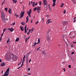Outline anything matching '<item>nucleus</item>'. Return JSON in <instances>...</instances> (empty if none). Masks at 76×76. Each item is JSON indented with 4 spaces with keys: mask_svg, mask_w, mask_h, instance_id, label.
<instances>
[{
    "mask_svg": "<svg viewBox=\"0 0 76 76\" xmlns=\"http://www.w3.org/2000/svg\"><path fill=\"white\" fill-rule=\"evenodd\" d=\"M55 5H56L55 3H53L52 5V7H54V6Z\"/></svg>",
    "mask_w": 76,
    "mask_h": 76,
    "instance_id": "obj_26",
    "label": "nucleus"
},
{
    "mask_svg": "<svg viewBox=\"0 0 76 76\" xmlns=\"http://www.w3.org/2000/svg\"><path fill=\"white\" fill-rule=\"evenodd\" d=\"M63 13L64 14H65V13H66V10H65L64 11Z\"/></svg>",
    "mask_w": 76,
    "mask_h": 76,
    "instance_id": "obj_40",
    "label": "nucleus"
},
{
    "mask_svg": "<svg viewBox=\"0 0 76 76\" xmlns=\"http://www.w3.org/2000/svg\"><path fill=\"white\" fill-rule=\"evenodd\" d=\"M28 39H27V38H26V42H27V41H28Z\"/></svg>",
    "mask_w": 76,
    "mask_h": 76,
    "instance_id": "obj_37",
    "label": "nucleus"
},
{
    "mask_svg": "<svg viewBox=\"0 0 76 76\" xmlns=\"http://www.w3.org/2000/svg\"><path fill=\"white\" fill-rule=\"evenodd\" d=\"M63 70H64V72H65L66 71V69H65V68H64L63 69Z\"/></svg>",
    "mask_w": 76,
    "mask_h": 76,
    "instance_id": "obj_54",
    "label": "nucleus"
},
{
    "mask_svg": "<svg viewBox=\"0 0 76 76\" xmlns=\"http://www.w3.org/2000/svg\"><path fill=\"white\" fill-rule=\"evenodd\" d=\"M35 2L34 1V2H33V3L32 5H33V7H35Z\"/></svg>",
    "mask_w": 76,
    "mask_h": 76,
    "instance_id": "obj_17",
    "label": "nucleus"
},
{
    "mask_svg": "<svg viewBox=\"0 0 76 76\" xmlns=\"http://www.w3.org/2000/svg\"><path fill=\"white\" fill-rule=\"evenodd\" d=\"M53 3H56V0H53Z\"/></svg>",
    "mask_w": 76,
    "mask_h": 76,
    "instance_id": "obj_31",
    "label": "nucleus"
},
{
    "mask_svg": "<svg viewBox=\"0 0 76 76\" xmlns=\"http://www.w3.org/2000/svg\"><path fill=\"white\" fill-rule=\"evenodd\" d=\"M11 56L10 55H8L7 56V58L8 59V60H10L11 59Z\"/></svg>",
    "mask_w": 76,
    "mask_h": 76,
    "instance_id": "obj_5",
    "label": "nucleus"
},
{
    "mask_svg": "<svg viewBox=\"0 0 76 76\" xmlns=\"http://www.w3.org/2000/svg\"><path fill=\"white\" fill-rule=\"evenodd\" d=\"M31 61V59H30L29 61V62L30 63Z\"/></svg>",
    "mask_w": 76,
    "mask_h": 76,
    "instance_id": "obj_57",
    "label": "nucleus"
},
{
    "mask_svg": "<svg viewBox=\"0 0 76 76\" xmlns=\"http://www.w3.org/2000/svg\"><path fill=\"white\" fill-rule=\"evenodd\" d=\"M37 5H38V3L37 2L35 5V6H37Z\"/></svg>",
    "mask_w": 76,
    "mask_h": 76,
    "instance_id": "obj_48",
    "label": "nucleus"
},
{
    "mask_svg": "<svg viewBox=\"0 0 76 76\" xmlns=\"http://www.w3.org/2000/svg\"><path fill=\"white\" fill-rule=\"evenodd\" d=\"M29 12H30V13H31V12H32V11H31V9H30V10H29Z\"/></svg>",
    "mask_w": 76,
    "mask_h": 76,
    "instance_id": "obj_39",
    "label": "nucleus"
},
{
    "mask_svg": "<svg viewBox=\"0 0 76 76\" xmlns=\"http://www.w3.org/2000/svg\"><path fill=\"white\" fill-rule=\"evenodd\" d=\"M8 30H9L10 32H13L14 31V29L13 28H8Z\"/></svg>",
    "mask_w": 76,
    "mask_h": 76,
    "instance_id": "obj_6",
    "label": "nucleus"
},
{
    "mask_svg": "<svg viewBox=\"0 0 76 76\" xmlns=\"http://www.w3.org/2000/svg\"><path fill=\"white\" fill-rule=\"evenodd\" d=\"M6 31V28H4L3 30V32H5Z\"/></svg>",
    "mask_w": 76,
    "mask_h": 76,
    "instance_id": "obj_32",
    "label": "nucleus"
},
{
    "mask_svg": "<svg viewBox=\"0 0 76 76\" xmlns=\"http://www.w3.org/2000/svg\"><path fill=\"white\" fill-rule=\"evenodd\" d=\"M20 28L22 31H24V28L22 27V26H20Z\"/></svg>",
    "mask_w": 76,
    "mask_h": 76,
    "instance_id": "obj_13",
    "label": "nucleus"
},
{
    "mask_svg": "<svg viewBox=\"0 0 76 76\" xmlns=\"http://www.w3.org/2000/svg\"><path fill=\"white\" fill-rule=\"evenodd\" d=\"M68 67H69V68H71V66L70 65H68Z\"/></svg>",
    "mask_w": 76,
    "mask_h": 76,
    "instance_id": "obj_38",
    "label": "nucleus"
},
{
    "mask_svg": "<svg viewBox=\"0 0 76 76\" xmlns=\"http://www.w3.org/2000/svg\"><path fill=\"white\" fill-rule=\"evenodd\" d=\"M35 45H36V42L34 43V45H33V46H35Z\"/></svg>",
    "mask_w": 76,
    "mask_h": 76,
    "instance_id": "obj_52",
    "label": "nucleus"
},
{
    "mask_svg": "<svg viewBox=\"0 0 76 76\" xmlns=\"http://www.w3.org/2000/svg\"><path fill=\"white\" fill-rule=\"evenodd\" d=\"M26 63L28 64V57H26Z\"/></svg>",
    "mask_w": 76,
    "mask_h": 76,
    "instance_id": "obj_10",
    "label": "nucleus"
},
{
    "mask_svg": "<svg viewBox=\"0 0 76 76\" xmlns=\"http://www.w3.org/2000/svg\"><path fill=\"white\" fill-rule=\"evenodd\" d=\"M43 3L44 6H45V5H47V0H43Z\"/></svg>",
    "mask_w": 76,
    "mask_h": 76,
    "instance_id": "obj_4",
    "label": "nucleus"
},
{
    "mask_svg": "<svg viewBox=\"0 0 76 76\" xmlns=\"http://www.w3.org/2000/svg\"><path fill=\"white\" fill-rule=\"evenodd\" d=\"M3 33H2L1 34V38H2V37H3Z\"/></svg>",
    "mask_w": 76,
    "mask_h": 76,
    "instance_id": "obj_49",
    "label": "nucleus"
},
{
    "mask_svg": "<svg viewBox=\"0 0 76 76\" xmlns=\"http://www.w3.org/2000/svg\"><path fill=\"white\" fill-rule=\"evenodd\" d=\"M28 16L30 18H31V15H28Z\"/></svg>",
    "mask_w": 76,
    "mask_h": 76,
    "instance_id": "obj_59",
    "label": "nucleus"
},
{
    "mask_svg": "<svg viewBox=\"0 0 76 76\" xmlns=\"http://www.w3.org/2000/svg\"><path fill=\"white\" fill-rule=\"evenodd\" d=\"M38 42L37 43V44H39V42H40V40L39 39H38Z\"/></svg>",
    "mask_w": 76,
    "mask_h": 76,
    "instance_id": "obj_24",
    "label": "nucleus"
},
{
    "mask_svg": "<svg viewBox=\"0 0 76 76\" xmlns=\"http://www.w3.org/2000/svg\"><path fill=\"white\" fill-rule=\"evenodd\" d=\"M9 68H8L6 70V72H7V73H9Z\"/></svg>",
    "mask_w": 76,
    "mask_h": 76,
    "instance_id": "obj_18",
    "label": "nucleus"
},
{
    "mask_svg": "<svg viewBox=\"0 0 76 76\" xmlns=\"http://www.w3.org/2000/svg\"><path fill=\"white\" fill-rule=\"evenodd\" d=\"M9 41H10V40H9V39H8L7 42V43H8Z\"/></svg>",
    "mask_w": 76,
    "mask_h": 76,
    "instance_id": "obj_28",
    "label": "nucleus"
},
{
    "mask_svg": "<svg viewBox=\"0 0 76 76\" xmlns=\"http://www.w3.org/2000/svg\"><path fill=\"white\" fill-rule=\"evenodd\" d=\"M31 23H32V22H33V21L32 20H31Z\"/></svg>",
    "mask_w": 76,
    "mask_h": 76,
    "instance_id": "obj_64",
    "label": "nucleus"
},
{
    "mask_svg": "<svg viewBox=\"0 0 76 76\" xmlns=\"http://www.w3.org/2000/svg\"><path fill=\"white\" fill-rule=\"evenodd\" d=\"M19 40V37H18L17 38V39L15 40L16 42H17V41H18Z\"/></svg>",
    "mask_w": 76,
    "mask_h": 76,
    "instance_id": "obj_21",
    "label": "nucleus"
},
{
    "mask_svg": "<svg viewBox=\"0 0 76 76\" xmlns=\"http://www.w3.org/2000/svg\"><path fill=\"white\" fill-rule=\"evenodd\" d=\"M74 53H75L74 52H72L71 53L72 54H74Z\"/></svg>",
    "mask_w": 76,
    "mask_h": 76,
    "instance_id": "obj_51",
    "label": "nucleus"
},
{
    "mask_svg": "<svg viewBox=\"0 0 76 76\" xmlns=\"http://www.w3.org/2000/svg\"><path fill=\"white\" fill-rule=\"evenodd\" d=\"M39 23V21H37L36 22V23H35V24H37V23Z\"/></svg>",
    "mask_w": 76,
    "mask_h": 76,
    "instance_id": "obj_36",
    "label": "nucleus"
},
{
    "mask_svg": "<svg viewBox=\"0 0 76 76\" xmlns=\"http://www.w3.org/2000/svg\"><path fill=\"white\" fill-rule=\"evenodd\" d=\"M40 48H41V47H39V48H38L37 49V51H38V50H39V49Z\"/></svg>",
    "mask_w": 76,
    "mask_h": 76,
    "instance_id": "obj_43",
    "label": "nucleus"
},
{
    "mask_svg": "<svg viewBox=\"0 0 76 76\" xmlns=\"http://www.w3.org/2000/svg\"><path fill=\"white\" fill-rule=\"evenodd\" d=\"M28 19H29V16H27L26 17V23H27L28 22V21H29V20Z\"/></svg>",
    "mask_w": 76,
    "mask_h": 76,
    "instance_id": "obj_12",
    "label": "nucleus"
},
{
    "mask_svg": "<svg viewBox=\"0 0 76 76\" xmlns=\"http://www.w3.org/2000/svg\"><path fill=\"white\" fill-rule=\"evenodd\" d=\"M25 59H24L23 58V60L22 61V62H24L25 61Z\"/></svg>",
    "mask_w": 76,
    "mask_h": 76,
    "instance_id": "obj_44",
    "label": "nucleus"
},
{
    "mask_svg": "<svg viewBox=\"0 0 76 76\" xmlns=\"http://www.w3.org/2000/svg\"><path fill=\"white\" fill-rule=\"evenodd\" d=\"M2 37H1L0 38V41H1V38Z\"/></svg>",
    "mask_w": 76,
    "mask_h": 76,
    "instance_id": "obj_61",
    "label": "nucleus"
},
{
    "mask_svg": "<svg viewBox=\"0 0 76 76\" xmlns=\"http://www.w3.org/2000/svg\"><path fill=\"white\" fill-rule=\"evenodd\" d=\"M30 33V31H28L27 33V35H29Z\"/></svg>",
    "mask_w": 76,
    "mask_h": 76,
    "instance_id": "obj_46",
    "label": "nucleus"
},
{
    "mask_svg": "<svg viewBox=\"0 0 76 76\" xmlns=\"http://www.w3.org/2000/svg\"><path fill=\"white\" fill-rule=\"evenodd\" d=\"M51 20L48 19L47 20V22H46V23H51Z\"/></svg>",
    "mask_w": 76,
    "mask_h": 76,
    "instance_id": "obj_7",
    "label": "nucleus"
},
{
    "mask_svg": "<svg viewBox=\"0 0 76 76\" xmlns=\"http://www.w3.org/2000/svg\"><path fill=\"white\" fill-rule=\"evenodd\" d=\"M22 66H23V65H22V64L21 65V66H20L18 69H20V67H22Z\"/></svg>",
    "mask_w": 76,
    "mask_h": 76,
    "instance_id": "obj_30",
    "label": "nucleus"
},
{
    "mask_svg": "<svg viewBox=\"0 0 76 76\" xmlns=\"http://www.w3.org/2000/svg\"><path fill=\"white\" fill-rule=\"evenodd\" d=\"M42 53L43 54H44L45 53V52L44 51H42Z\"/></svg>",
    "mask_w": 76,
    "mask_h": 76,
    "instance_id": "obj_33",
    "label": "nucleus"
},
{
    "mask_svg": "<svg viewBox=\"0 0 76 76\" xmlns=\"http://www.w3.org/2000/svg\"><path fill=\"white\" fill-rule=\"evenodd\" d=\"M1 18L3 20L4 22L5 21V15L3 12H2L1 13Z\"/></svg>",
    "mask_w": 76,
    "mask_h": 76,
    "instance_id": "obj_1",
    "label": "nucleus"
},
{
    "mask_svg": "<svg viewBox=\"0 0 76 76\" xmlns=\"http://www.w3.org/2000/svg\"><path fill=\"white\" fill-rule=\"evenodd\" d=\"M74 21H73V22H74V23H75V22L76 21V19H74Z\"/></svg>",
    "mask_w": 76,
    "mask_h": 76,
    "instance_id": "obj_41",
    "label": "nucleus"
},
{
    "mask_svg": "<svg viewBox=\"0 0 76 76\" xmlns=\"http://www.w3.org/2000/svg\"><path fill=\"white\" fill-rule=\"evenodd\" d=\"M46 37L48 41V42H50V35L48 34Z\"/></svg>",
    "mask_w": 76,
    "mask_h": 76,
    "instance_id": "obj_3",
    "label": "nucleus"
},
{
    "mask_svg": "<svg viewBox=\"0 0 76 76\" xmlns=\"http://www.w3.org/2000/svg\"><path fill=\"white\" fill-rule=\"evenodd\" d=\"M18 16H19V15H17L16 16V18H18Z\"/></svg>",
    "mask_w": 76,
    "mask_h": 76,
    "instance_id": "obj_50",
    "label": "nucleus"
},
{
    "mask_svg": "<svg viewBox=\"0 0 76 76\" xmlns=\"http://www.w3.org/2000/svg\"><path fill=\"white\" fill-rule=\"evenodd\" d=\"M42 20L43 22H44V18H42Z\"/></svg>",
    "mask_w": 76,
    "mask_h": 76,
    "instance_id": "obj_58",
    "label": "nucleus"
},
{
    "mask_svg": "<svg viewBox=\"0 0 76 76\" xmlns=\"http://www.w3.org/2000/svg\"><path fill=\"white\" fill-rule=\"evenodd\" d=\"M37 7H35L34 9V12H35V11H36L37 10Z\"/></svg>",
    "mask_w": 76,
    "mask_h": 76,
    "instance_id": "obj_22",
    "label": "nucleus"
},
{
    "mask_svg": "<svg viewBox=\"0 0 76 76\" xmlns=\"http://www.w3.org/2000/svg\"><path fill=\"white\" fill-rule=\"evenodd\" d=\"M64 63H65V62H62V64H64Z\"/></svg>",
    "mask_w": 76,
    "mask_h": 76,
    "instance_id": "obj_62",
    "label": "nucleus"
},
{
    "mask_svg": "<svg viewBox=\"0 0 76 76\" xmlns=\"http://www.w3.org/2000/svg\"><path fill=\"white\" fill-rule=\"evenodd\" d=\"M40 9H41V7H38L37 9V10H40Z\"/></svg>",
    "mask_w": 76,
    "mask_h": 76,
    "instance_id": "obj_20",
    "label": "nucleus"
},
{
    "mask_svg": "<svg viewBox=\"0 0 76 76\" xmlns=\"http://www.w3.org/2000/svg\"><path fill=\"white\" fill-rule=\"evenodd\" d=\"M21 24L22 25H25V23H24V22H22L21 23Z\"/></svg>",
    "mask_w": 76,
    "mask_h": 76,
    "instance_id": "obj_19",
    "label": "nucleus"
},
{
    "mask_svg": "<svg viewBox=\"0 0 76 76\" xmlns=\"http://www.w3.org/2000/svg\"><path fill=\"white\" fill-rule=\"evenodd\" d=\"M15 25V23H14L12 24V25Z\"/></svg>",
    "mask_w": 76,
    "mask_h": 76,
    "instance_id": "obj_53",
    "label": "nucleus"
},
{
    "mask_svg": "<svg viewBox=\"0 0 76 76\" xmlns=\"http://www.w3.org/2000/svg\"><path fill=\"white\" fill-rule=\"evenodd\" d=\"M31 54V52H29L27 53V54L28 56H29V54Z\"/></svg>",
    "mask_w": 76,
    "mask_h": 76,
    "instance_id": "obj_34",
    "label": "nucleus"
},
{
    "mask_svg": "<svg viewBox=\"0 0 76 76\" xmlns=\"http://www.w3.org/2000/svg\"><path fill=\"white\" fill-rule=\"evenodd\" d=\"M11 9L10 8H9V10L8 11V12H9V13L10 14H11Z\"/></svg>",
    "mask_w": 76,
    "mask_h": 76,
    "instance_id": "obj_15",
    "label": "nucleus"
},
{
    "mask_svg": "<svg viewBox=\"0 0 76 76\" xmlns=\"http://www.w3.org/2000/svg\"><path fill=\"white\" fill-rule=\"evenodd\" d=\"M28 71H30V68H28Z\"/></svg>",
    "mask_w": 76,
    "mask_h": 76,
    "instance_id": "obj_56",
    "label": "nucleus"
},
{
    "mask_svg": "<svg viewBox=\"0 0 76 76\" xmlns=\"http://www.w3.org/2000/svg\"><path fill=\"white\" fill-rule=\"evenodd\" d=\"M29 38H30V36H29V37H28V38L27 39H29Z\"/></svg>",
    "mask_w": 76,
    "mask_h": 76,
    "instance_id": "obj_63",
    "label": "nucleus"
},
{
    "mask_svg": "<svg viewBox=\"0 0 76 76\" xmlns=\"http://www.w3.org/2000/svg\"><path fill=\"white\" fill-rule=\"evenodd\" d=\"M21 64L20 63V62L18 64V66H19V65H20V64Z\"/></svg>",
    "mask_w": 76,
    "mask_h": 76,
    "instance_id": "obj_60",
    "label": "nucleus"
},
{
    "mask_svg": "<svg viewBox=\"0 0 76 76\" xmlns=\"http://www.w3.org/2000/svg\"><path fill=\"white\" fill-rule=\"evenodd\" d=\"M39 5H41V1H39Z\"/></svg>",
    "mask_w": 76,
    "mask_h": 76,
    "instance_id": "obj_35",
    "label": "nucleus"
},
{
    "mask_svg": "<svg viewBox=\"0 0 76 76\" xmlns=\"http://www.w3.org/2000/svg\"><path fill=\"white\" fill-rule=\"evenodd\" d=\"M4 1H3V2L2 3V5H3V4L4 3Z\"/></svg>",
    "mask_w": 76,
    "mask_h": 76,
    "instance_id": "obj_42",
    "label": "nucleus"
},
{
    "mask_svg": "<svg viewBox=\"0 0 76 76\" xmlns=\"http://www.w3.org/2000/svg\"><path fill=\"white\" fill-rule=\"evenodd\" d=\"M25 12L24 11H22L21 13H20V19H21L23 17V16H24V14H25Z\"/></svg>",
    "mask_w": 76,
    "mask_h": 76,
    "instance_id": "obj_2",
    "label": "nucleus"
},
{
    "mask_svg": "<svg viewBox=\"0 0 76 76\" xmlns=\"http://www.w3.org/2000/svg\"><path fill=\"white\" fill-rule=\"evenodd\" d=\"M5 65V63L2 62L1 64V66H4Z\"/></svg>",
    "mask_w": 76,
    "mask_h": 76,
    "instance_id": "obj_14",
    "label": "nucleus"
},
{
    "mask_svg": "<svg viewBox=\"0 0 76 76\" xmlns=\"http://www.w3.org/2000/svg\"><path fill=\"white\" fill-rule=\"evenodd\" d=\"M9 75V73L7 72H5V73H4V75L5 76H8V75Z\"/></svg>",
    "mask_w": 76,
    "mask_h": 76,
    "instance_id": "obj_8",
    "label": "nucleus"
},
{
    "mask_svg": "<svg viewBox=\"0 0 76 76\" xmlns=\"http://www.w3.org/2000/svg\"><path fill=\"white\" fill-rule=\"evenodd\" d=\"M67 22L66 21L62 22V24L63 26H64V25H66V24H67Z\"/></svg>",
    "mask_w": 76,
    "mask_h": 76,
    "instance_id": "obj_9",
    "label": "nucleus"
},
{
    "mask_svg": "<svg viewBox=\"0 0 76 76\" xmlns=\"http://www.w3.org/2000/svg\"><path fill=\"white\" fill-rule=\"evenodd\" d=\"M27 13L28 15H31V13L29 11H27Z\"/></svg>",
    "mask_w": 76,
    "mask_h": 76,
    "instance_id": "obj_23",
    "label": "nucleus"
},
{
    "mask_svg": "<svg viewBox=\"0 0 76 76\" xmlns=\"http://www.w3.org/2000/svg\"><path fill=\"white\" fill-rule=\"evenodd\" d=\"M12 1L14 3H17V0H12Z\"/></svg>",
    "mask_w": 76,
    "mask_h": 76,
    "instance_id": "obj_16",
    "label": "nucleus"
},
{
    "mask_svg": "<svg viewBox=\"0 0 76 76\" xmlns=\"http://www.w3.org/2000/svg\"><path fill=\"white\" fill-rule=\"evenodd\" d=\"M26 26H27V25H26L25 26V28L24 29V31L25 33H26L27 32V30H26Z\"/></svg>",
    "mask_w": 76,
    "mask_h": 76,
    "instance_id": "obj_11",
    "label": "nucleus"
},
{
    "mask_svg": "<svg viewBox=\"0 0 76 76\" xmlns=\"http://www.w3.org/2000/svg\"><path fill=\"white\" fill-rule=\"evenodd\" d=\"M37 11L38 13H40V11H39V10H37Z\"/></svg>",
    "mask_w": 76,
    "mask_h": 76,
    "instance_id": "obj_47",
    "label": "nucleus"
},
{
    "mask_svg": "<svg viewBox=\"0 0 76 76\" xmlns=\"http://www.w3.org/2000/svg\"><path fill=\"white\" fill-rule=\"evenodd\" d=\"M5 10L6 12H7V8L6 7L5 8Z\"/></svg>",
    "mask_w": 76,
    "mask_h": 76,
    "instance_id": "obj_27",
    "label": "nucleus"
},
{
    "mask_svg": "<svg viewBox=\"0 0 76 76\" xmlns=\"http://www.w3.org/2000/svg\"><path fill=\"white\" fill-rule=\"evenodd\" d=\"M25 55H24V56L23 57V58L25 59Z\"/></svg>",
    "mask_w": 76,
    "mask_h": 76,
    "instance_id": "obj_45",
    "label": "nucleus"
},
{
    "mask_svg": "<svg viewBox=\"0 0 76 76\" xmlns=\"http://www.w3.org/2000/svg\"><path fill=\"white\" fill-rule=\"evenodd\" d=\"M48 8L50 10V11H51V7H50V6H48Z\"/></svg>",
    "mask_w": 76,
    "mask_h": 76,
    "instance_id": "obj_25",
    "label": "nucleus"
},
{
    "mask_svg": "<svg viewBox=\"0 0 76 76\" xmlns=\"http://www.w3.org/2000/svg\"><path fill=\"white\" fill-rule=\"evenodd\" d=\"M73 19H76V17H75L73 18Z\"/></svg>",
    "mask_w": 76,
    "mask_h": 76,
    "instance_id": "obj_55",
    "label": "nucleus"
},
{
    "mask_svg": "<svg viewBox=\"0 0 76 76\" xmlns=\"http://www.w3.org/2000/svg\"><path fill=\"white\" fill-rule=\"evenodd\" d=\"M64 5V4H62L61 5V7H63V6Z\"/></svg>",
    "mask_w": 76,
    "mask_h": 76,
    "instance_id": "obj_29",
    "label": "nucleus"
}]
</instances>
